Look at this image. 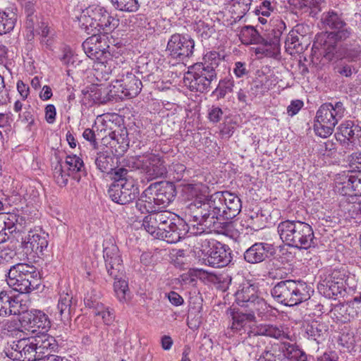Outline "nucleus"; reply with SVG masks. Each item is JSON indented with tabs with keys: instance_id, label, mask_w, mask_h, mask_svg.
Listing matches in <instances>:
<instances>
[{
	"instance_id": "f257e3e1",
	"label": "nucleus",
	"mask_w": 361,
	"mask_h": 361,
	"mask_svg": "<svg viewBox=\"0 0 361 361\" xmlns=\"http://www.w3.org/2000/svg\"><path fill=\"white\" fill-rule=\"evenodd\" d=\"M240 199L228 191L216 192L204 200L191 202L185 208L186 219L194 221L197 230L195 233H205L217 220H230L241 211Z\"/></svg>"
},
{
	"instance_id": "f03ea898",
	"label": "nucleus",
	"mask_w": 361,
	"mask_h": 361,
	"mask_svg": "<svg viewBox=\"0 0 361 361\" xmlns=\"http://www.w3.org/2000/svg\"><path fill=\"white\" fill-rule=\"evenodd\" d=\"M277 231L288 246L307 250L316 245L312 227L301 221L286 220L279 224Z\"/></svg>"
},
{
	"instance_id": "7ed1b4c3",
	"label": "nucleus",
	"mask_w": 361,
	"mask_h": 361,
	"mask_svg": "<svg viewBox=\"0 0 361 361\" xmlns=\"http://www.w3.org/2000/svg\"><path fill=\"white\" fill-rule=\"evenodd\" d=\"M321 20L325 27L334 31L317 36L313 49H319L324 46L331 47L334 41H344L351 35V30L348 27L343 13L340 11L330 10L325 12L322 14Z\"/></svg>"
},
{
	"instance_id": "20e7f679",
	"label": "nucleus",
	"mask_w": 361,
	"mask_h": 361,
	"mask_svg": "<svg viewBox=\"0 0 361 361\" xmlns=\"http://www.w3.org/2000/svg\"><path fill=\"white\" fill-rule=\"evenodd\" d=\"M78 20L80 28L88 35L101 30L109 31L118 25V19L111 16L104 7L95 4L83 9Z\"/></svg>"
},
{
	"instance_id": "39448f33",
	"label": "nucleus",
	"mask_w": 361,
	"mask_h": 361,
	"mask_svg": "<svg viewBox=\"0 0 361 361\" xmlns=\"http://www.w3.org/2000/svg\"><path fill=\"white\" fill-rule=\"evenodd\" d=\"M345 109L341 102L324 103L316 113L314 129L317 135H331L338 122L344 116Z\"/></svg>"
},
{
	"instance_id": "423d86ee",
	"label": "nucleus",
	"mask_w": 361,
	"mask_h": 361,
	"mask_svg": "<svg viewBox=\"0 0 361 361\" xmlns=\"http://www.w3.org/2000/svg\"><path fill=\"white\" fill-rule=\"evenodd\" d=\"M310 288L300 281L286 280L279 282L271 290L272 296L281 304L293 306L310 298Z\"/></svg>"
},
{
	"instance_id": "0eeeda50",
	"label": "nucleus",
	"mask_w": 361,
	"mask_h": 361,
	"mask_svg": "<svg viewBox=\"0 0 361 361\" xmlns=\"http://www.w3.org/2000/svg\"><path fill=\"white\" fill-rule=\"evenodd\" d=\"M142 84L140 79L132 71H123L118 79L114 80L109 91L112 98H132L141 91Z\"/></svg>"
},
{
	"instance_id": "6e6552de",
	"label": "nucleus",
	"mask_w": 361,
	"mask_h": 361,
	"mask_svg": "<svg viewBox=\"0 0 361 361\" xmlns=\"http://www.w3.org/2000/svg\"><path fill=\"white\" fill-rule=\"evenodd\" d=\"M55 339L47 334L30 336L24 331V361H39L46 356L45 350L53 349Z\"/></svg>"
},
{
	"instance_id": "1a4fd4ad",
	"label": "nucleus",
	"mask_w": 361,
	"mask_h": 361,
	"mask_svg": "<svg viewBox=\"0 0 361 361\" xmlns=\"http://www.w3.org/2000/svg\"><path fill=\"white\" fill-rule=\"evenodd\" d=\"M217 79V73L207 70L198 63L188 68L184 76V83L191 91L207 92L212 83Z\"/></svg>"
},
{
	"instance_id": "9d476101",
	"label": "nucleus",
	"mask_w": 361,
	"mask_h": 361,
	"mask_svg": "<svg viewBox=\"0 0 361 361\" xmlns=\"http://www.w3.org/2000/svg\"><path fill=\"white\" fill-rule=\"evenodd\" d=\"M186 223L183 219H180L176 215L173 220L164 222L165 226L159 228V234L157 239L166 241L168 243H176L184 238L190 233L191 235H197L200 233H193L197 228L194 221H190Z\"/></svg>"
},
{
	"instance_id": "9b49d317",
	"label": "nucleus",
	"mask_w": 361,
	"mask_h": 361,
	"mask_svg": "<svg viewBox=\"0 0 361 361\" xmlns=\"http://www.w3.org/2000/svg\"><path fill=\"white\" fill-rule=\"evenodd\" d=\"M202 252V263L205 265L220 268L227 266L232 259L229 247L216 240H205Z\"/></svg>"
},
{
	"instance_id": "f8f14e48",
	"label": "nucleus",
	"mask_w": 361,
	"mask_h": 361,
	"mask_svg": "<svg viewBox=\"0 0 361 361\" xmlns=\"http://www.w3.org/2000/svg\"><path fill=\"white\" fill-rule=\"evenodd\" d=\"M134 165L144 173L148 180L164 177L167 173L164 157L159 154L147 153L138 156L135 158Z\"/></svg>"
},
{
	"instance_id": "ddd939ff",
	"label": "nucleus",
	"mask_w": 361,
	"mask_h": 361,
	"mask_svg": "<svg viewBox=\"0 0 361 361\" xmlns=\"http://www.w3.org/2000/svg\"><path fill=\"white\" fill-rule=\"evenodd\" d=\"M194 49L195 41L192 37L175 33L170 37L166 51L171 59L183 62L193 55Z\"/></svg>"
},
{
	"instance_id": "4468645a",
	"label": "nucleus",
	"mask_w": 361,
	"mask_h": 361,
	"mask_svg": "<svg viewBox=\"0 0 361 361\" xmlns=\"http://www.w3.org/2000/svg\"><path fill=\"white\" fill-rule=\"evenodd\" d=\"M273 23V28L268 33L267 38H264L262 46L255 49L256 54H262L272 58H276L279 55L281 37L286 30V25L281 18L275 19Z\"/></svg>"
},
{
	"instance_id": "2eb2a0df",
	"label": "nucleus",
	"mask_w": 361,
	"mask_h": 361,
	"mask_svg": "<svg viewBox=\"0 0 361 361\" xmlns=\"http://www.w3.org/2000/svg\"><path fill=\"white\" fill-rule=\"evenodd\" d=\"M337 42L334 41V43H331V48L333 49H329V46H324L319 48L326 60L346 59L348 61L354 62L360 59L361 46L360 44H345L338 47Z\"/></svg>"
},
{
	"instance_id": "dca6fc26",
	"label": "nucleus",
	"mask_w": 361,
	"mask_h": 361,
	"mask_svg": "<svg viewBox=\"0 0 361 361\" xmlns=\"http://www.w3.org/2000/svg\"><path fill=\"white\" fill-rule=\"evenodd\" d=\"M47 235L40 228H34L29 231L24 240V254L26 255L29 263L35 262L39 257V254L47 247Z\"/></svg>"
},
{
	"instance_id": "f3484780",
	"label": "nucleus",
	"mask_w": 361,
	"mask_h": 361,
	"mask_svg": "<svg viewBox=\"0 0 361 361\" xmlns=\"http://www.w3.org/2000/svg\"><path fill=\"white\" fill-rule=\"evenodd\" d=\"M139 188L135 179H129L123 182V184L111 185L108 190V194L116 203L126 204L139 195Z\"/></svg>"
},
{
	"instance_id": "a211bd4d",
	"label": "nucleus",
	"mask_w": 361,
	"mask_h": 361,
	"mask_svg": "<svg viewBox=\"0 0 361 361\" xmlns=\"http://www.w3.org/2000/svg\"><path fill=\"white\" fill-rule=\"evenodd\" d=\"M92 36L86 39L82 46L85 53L90 58L98 59L105 56H110L108 36L105 34L91 33Z\"/></svg>"
},
{
	"instance_id": "6ab92c4d",
	"label": "nucleus",
	"mask_w": 361,
	"mask_h": 361,
	"mask_svg": "<svg viewBox=\"0 0 361 361\" xmlns=\"http://www.w3.org/2000/svg\"><path fill=\"white\" fill-rule=\"evenodd\" d=\"M108 135L102 140V144L111 149V153L116 156L123 154L128 147V131L125 127L115 125V128H111Z\"/></svg>"
},
{
	"instance_id": "aec40b11",
	"label": "nucleus",
	"mask_w": 361,
	"mask_h": 361,
	"mask_svg": "<svg viewBox=\"0 0 361 361\" xmlns=\"http://www.w3.org/2000/svg\"><path fill=\"white\" fill-rule=\"evenodd\" d=\"M321 294L327 298H334L345 291L344 275L339 271L334 270L318 285Z\"/></svg>"
},
{
	"instance_id": "412c9836",
	"label": "nucleus",
	"mask_w": 361,
	"mask_h": 361,
	"mask_svg": "<svg viewBox=\"0 0 361 361\" xmlns=\"http://www.w3.org/2000/svg\"><path fill=\"white\" fill-rule=\"evenodd\" d=\"M25 1V12L27 13V18L25 21V31L26 39L27 41H32L35 37V31L37 30V28H41V32H38L42 37H47L49 33V28L44 23H41L38 20L37 16L34 15L35 9L34 5L37 0H24Z\"/></svg>"
},
{
	"instance_id": "4be33fe9",
	"label": "nucleus",
	"mask_w": 361,
	"mask_h": 361,
	"mask_svg": "<svg viewBox=\"0 0 361 361\" xmlns=\"http://www.w3.org/2000/svg\"><path fill=\"white\" fill-rule=\"evenodd\" d=\"M245 310H240V309L235 307L234 305L230 307L227 311V314H230L231 316H258L267 315L273 316L274 313L272 312V310L269 306L267 305V302L262 298L257 296L255 300H250L248 303L243 307Z\"/></svg>"
},
{
	"instance_id": "5701e85b",
	"label": "nucleus",
	"mask_w": 361,
	"mask_h": 361,
	"mask_svg": "<svg viewBox=\"0 0 361 361\" xmlns=\"http://www.w3.org/2000/svg\"><path fill=\"white\" fill-rule=\"evenodd\" d=\"M104 259L108 274L114 279H118L123 272V260L118 246L110 244L104 247Z\"/></svg>"
},
{
	"instance_id": "b1692460",
	"label": "nucleus",
	"mask_w": 361,
	"mask_h": 361,
	"mask_svg": "<svg viewBox=\"0 0 361 361\" xmlns=\"http://www.w3.org/2000/svg\"><path fill=\"white\" fill-rule=\"evenodd\" d=\"M175 217L176 214L169 211L154 212L144 218L142 226L147 233L157 238L159 228L165 226L164 222L173 220Z\"/></svg>"
},
{
	"instance_id": "393cba45",
	"label": "nucleus",
	"mask_w": 361,
	"mask_h": 361,
	"mask_svg": "<svg viewBox=\"0 0 361 361\" xmlns=\"http://www.w3.org/2000/svg\"><path fill=\"white\" fill-rule=\"evenodd\" d=\"M23 216L14 212L0 213V243L6 242L8 238V233L20 232L22 228Z\"/></svg>"
},
{
	"instance_id": "a878e982",
	"label": "nucleus",
	"mask_w": 361,
	"mask_h": 361,
	"mask_svg": "<svg viewBox=\"0 0 361 361\" xmlns=\"http://www.w3.org/2000/svg\"><path fill=\"white\" fill-rule=\"evenodd\" d=\"M274 246L265 243H255L244 252L245 260L250 264H257L273 255Z\"/></svg>"
},
{
	"instance_id": "bb28decb",
	"label": "nucleus",
	"mask_w": 361,
	"mask_h": 361,
	"mask_svg": "<svg viewBox=\"0 0 361 361\" xmlns=\"http://www.w3.org/2000/svg\"><path fill=\"white\" fill-rule=\"evenodd\" d=\"M154 187L155 200L159 208L167 207L175 198L176 195V186L171 182H156L152 183Z\"/></svg>"
},
{
	"instance_id": "cd10ccee",
	"label": "nucleus",
	"mask_w": 361,
	"mask_h": 361,
	"mask_svg": "<svg viewBox=\"0 0 361 361\" xmlns=\"http://www.w3.org/2000/svg\"><path fill=\"white\" fill-rule=\"evenodd\" d=\"M154 188L151 184L137 200L135 207L141 213H152L159 208L155 200Z\"/></svg>"
},
{
	"instance_id": "c85d7f7f",
	"label": "nucleus",
	"mask_w": 361,
	"mask_h": 361,
	"mask_svg": "<svg viewBox=\"0 0 361 361\" xmlns=\"http://www.w3.org/2000/svg\"><path fill=\"white\" fill-rule=\"evenodd\" d=\"M341 185L339 191L342 195L352 199L355 197L361 196V172L346 176L345 180L341 183Z\"/></svg>"
},
{
	"instance_id": "c756f323",
	"label": "nucleus",
	"mask_w": 361,
	"mask_h": 361,
	"mask_svg": "<svg viewBox=\"0 0 361 361\" xmlns=\"http://www.w3.org/2000/svg\"><path fill=\"white\" fill-rule=\"evenodd\" d=\"M8 285L12 288V294L20 295L23 293V264L13 265L8 271Z\"/></svg>"
},
{
	"instance_id": "7c9ffc66",
	"label": "nucleus",
	"mask_w": 361,
	"mask_h": 361,
	"mask_svg": "<svg viewBox=\"0 0 361 361\" xmlns=\"http://www.w3.org/2000/svg\"><path fill=\"white\" fill-rule=\"evenodd\" d=\"M22 299L18 298V295L12 294L11 300L6 302L0 298V316H6L8 313L13 316H19L22 313Z\"/></svg>"
},
{
	"instance_id": "2f4dec72",
	"label": "nucleus",
	"mask_w": 361,
	"mask_h": 361,
	"mask_svg": "<svg viewBox=\"0 0 361 361\" xmlns=\"http://www.w3.org/2000/svg\"><path fill=\"white\" fill-rule=\"evenodd\" d=\"M236 304L243 308L246 303L255 300L257 295L256 288L248 282L240 285V289L235 294Z\"/></svg>"
},
{
	"instance_id": "473e14b6",
	"label": "nucleus",
	"mask_w": 361,
	"mask_h": 361,
	"mask_svg": "<svg viewBox=\"0 0 361 361\" xmlns=\"http://www.w3.org/2000/svg\"><path fill=\"white\" fill-rule=\"evenodd\" d=\"M32 188H35V186H33ZM26 195L29 196L28 199H30V201L26 204V207L24 208V221L26 220L25 215L27 216V221H35L39 218V212L37 209L39 197L38 190L36 188L32 189L30 192L27 190Z\"/></svg>"
},
{
	"instance_id": "72a5a7b5",
	"label": "nucleus",
	"mask_w": 361,
	"mask_h": 361,
	"mask_svg": "<svg viewBox=\"0 0 361 361\" xmlns=\"http://www.w3.org/2000/svg\"><path fill=\"white\" fill-rule=\"evenodd\" d=\"M50 325L48 317H33L27 326L24 327V331L29 333L30 336L45 334L49 329Z\"/></svg>"
},
{
	"instance_id": "f704fd0d",
	"label": "nucleus",
	"mask_w": 361,
	"mask_h": 361,
	"mask_svg": "<svg viewBox=\"0 0 361 361\" xmlns=\"http://www.w3.org/2000/svg\"><path fill=\"white\" fill-rule=\"evenodd\" d=\"M240 39L244 44H259L262 46L264 37H262L258 31L252 26L247 25L241 28L240 35Z\"/></svg>"
},
{
	"instance_id": "c9c22d12",
	"label": "nucleus",
	"mask_w": 361,
	"mask_h": 361,
	"mask_svg": "<svg viewBox=\"0 0 361 361\" xmlns=\"http://www.w3.org/2000/svg\"><path fill=\"white\" fill-rule=\"evenodd\" d=\"M257 361H287L283 343L274 345L269 350H264Z\"/></svg>"
},
{
	"instance_id": "e433bc0d",
	"label": "nucleus",
	"mask_w": 361,
	"mask_h": 361,
	"mask_svg": "<svg viewBox=\"0 0 361 361\" xmlns=\"http://www.w3.org/2000/svg\"><path fill=\"white\" fill-rule=\"evenodd\" d=\"M93 64L94 70L103 78L109 76L115 68V63L112 57L105 56L94 59Z\"/></svg>"
},
{
	"instance_id": "4c0bfd02",
	"label": "nucleus",
	"mask_w": 361,
	"mask_h": 361,
	"mask_svg": "<svg viewBox=\"0 0 361 361\" xmlns=\"http://www.w3.org/2000/svg\"><path fill=\"white\" fill-rule=\"evenodd\" d=\"M295 37H287L285 41V49L290 55L300 54L302 53L310 44L307 39H296Z\"/></svg>"
},
{
	"instance_id": "58836bf2",
	"label": "nucleus",
	"mask_w": 361,
	"mask_h": 361,
	"mask_svg": "<svg viewBox=\"0 0 361 361\" xmlns=\"http://www.w3.org/2000/svg\"><path fill=\"white\" fill-rule=\"evenodd\" d=\"M61 315L71 316L76 314V302H73V296L68 293L60 294L57 305Z\"/></svg>"
},
{
	"instance_id": "ea45409f",
	"label": "nucleus",
	"mask_w": 361,
	"mask_h": 361,
	"mask_svg": "<svg viewBox=\"0 0 361 361\" xmlns=\"http://www.w3.org/2000/svg\"><path fill=\"white\" fill-rule=\"evenodd\" d=\"M221 61L222 58L219 52L210 51L203 56L202 61L197 63L207 70H212V72L216 73V68Z\"/></svg>"
},
{
	"instance_id": "a19ab883",
	"label": "nucleus",
	"mask_w": 361,
	"mask_h": 361,
	"mask_svg": "<svg viewBox=\"0 0 361 361\" xmlns=\"http://www.w3.org/2000/svg\"><path fill=\"white\" fill-rule=\"evenodd\" d=\"M114 158L106 152H99L95 159V164L99 170L103 173H109L114 169Z\"/></svg>"
},
{
	"instance_id": "79ce46f5",
	"label": "nucleus",
	"mask_w": 361,
	"mask_h": 361,
	"mask_svg": "<svg viewBox=\"0 0 361 361\" xmlns=\"http://www.w3.org/2000/svg\"><path fill=\"white\" fill-rule=\"evenodd\" d=\"M355 337L353 331L349 326H344L337 338L338 345L343 348L350 350L355 344Z\"/></svg>"
},
{
	"instance_id": "37998d69",
	"label": "nucleus",
	"mask_w": 361,
	"mask_h": 361,
	"mask_svg": "<svg viewBox=\"0 0 361 361\" xmlns=\"http://www.w3.org/2000/svg\"><path fill=\"white\" fill-rule=\"evenodd\" d=\"M287 361H307L306 354L298 346L290 343H283Z\"/></svg>"
},
{
	"instance_id": "c03bdc74",
	"label": "nucleus",
	"mask_w": 361,
	"mask_h": 361,
	"mask_svg": "<svg viewBox=\"0 0 361 361\" xmlns=\"http://www.w3.org/2000/svg\"><path fill=\"white\" fill-rule=\"evenodd\" d=\"M327 329L326 325L320 323L317 320H312L307 324L305 331L309 338L319 343V338L324 335Z\"/></svg>"
},
{
	"instance_id": "a18cd8bd",
	"label": "nucleus",
	"mask_w": 361,
	"mask_h": 361,
	"mask_svg": "<svg viewBox=\"0 0 361 361\" xmlns=\"http://www.w3.org/2000/svg\"><path fill=\"white\" fill-rule=\"evenodd\" d=\"M184 190L186 193L195 198L192 202H195L197 200H204L208 187L200 183H190L186 185Z\"/></svg>"
},
{
	"instance_id": "49530a36",
	"label": "nucleus",
	"mask_w": 361,
	"mask_h": 361,
	"mask_svg": "<svg viewBox=\"0 0 361 361\" xmlns=\"http://www.w3.org/2000/svg\"><path fill=\"white\" fill-rule=\"evenodd\" d=\"M53 176L56 183L60 186H66L68 181V178L72 174L67 171L62 163L58 161L54 168Z\"/></svg>"
},
{
	"instance_id": "de8ad7c7",
	"label": "nucleus",
	"mask_w": 361,
	"mask_h": 361,
	"mask_svg": "<svg viewBox=\"0 0 361 361\" xmlns=\"http://www.w3.org/2000/svg\"><path fill=\"white\" fill-rule=\"evenodd\" d=\"M114 288L115 294L120 302H124L130 300V292L128 288V283L126 280L119 279L115 281Z\"/></svg>"
},
{
	"instance_id": "09e8293b",
	"label": "nucleus",
	"mask_w": 361,
	"mask_h": 361,
	"mask_svg": "<svg viewBox=\"0 0 361 361\" xmlns=\"http://www.w3.org/2000/svg\"><path fill=\"white\" fill-rule=\"evenodd\" d=\"M357 128V126H355L353 121H346L338 127L335 137L355 139V131Z\"/></svg>"
},
{
	"instance_id": "8fccbe9b",
	"label": "nucleus",
	"mask_w": 361,
	"mask_h": 361,
	"mask_svg": "<svg viewBox=\"0 0 361 361\" xmlns=\"http://www.w3.org/2000/svg\"><path fill=\"white\" fill-rule=\"evenodd\" d=\"M16 23V18L12 13L0 11V35L11 32Z\"/></svg>"
},
{
	"instance_id": "3c124183",
	"label": "nucleus",
	"mask_w": 361,
	"mask_h": 361,
	"mask_svg": "<svg viewBox=\"0 0 361 361\" xmlns=\"http://www.w3.org/2000/svg\"><path fill=\"white\" fill-rule=\"evenodd\" d=\"M63 165L72 175L81 171L84 166L82 159L76 155H68Z\"/></svg>"
},
{
	"instance_id": "603ef678",
	"label": "nucleus",
	"mask_w": 361,
	"mask_h": 361,
	"mask_svg": "<svg viewBox=\"0 0 361 361\" xmlns=\"http://www.w3.org/2000/svg\"><path fill=\"white\" fill-rule=\"evenodd\" d=\"M114 6L121 11L135 12L140 4L137 0H110Z\"/></svg>"
},
{
	"instance_id": "864d4df0",
	"label": "nucleus",
	"mask_w": 361,
	"mask_h": 361,
	"mask_svg": "<svg viewBox=\"0 0 361 361\" xmlns=\"http://www.w3.org/2000/svg\"><path fill=\"white\" fill-rule=\"evenodd\" d=\"M247 227L251 229L257 231L263 228L266 226V217L262 212H255L247 216Z\"/></svg>"
},
{
	"instance_id": "5fc2aeb1",
	"label": "nucleus",
	"mask_w": 361,
	"mask_h": 361,
	"mask_svg": "<svg viewBox=\"0 0 361 361\" xmlns=\"http://www.w3.org/2000/svg\"><path fill=\"white\" fill-rule=\"evenodd\" d=\"M40 285V277L39 272L32 273V274H27L24 276V289L25 293L35 290Z\"/></svg>"
},
{
	"instance_id": "6e6d98bb",
	"label": "nucleus",
	"mask_w": 361,
	"mask_h": 361,
	"mask_svg": "<svg viewBox=\"0 0 361 361\" xmlns=\"http://www.w3.org/2000/svg\"><path fill=\"white\" fill-rule=\"evenodd\" d=\"M234 82L231 78H226L219 81L215 92L219 98H224L228 93L233 91Z\"/></svg>"
},
{
	"instance_id": "4d7b16f0",
	"label": "nucleus",
	"mask_w": 361,
	"mask_h": 361,
	"mask_svg": "<svg viewBox=\"0 0 361 361\" xmlns=\"http://www.w3.org/2000/svg\"><path fill=\"white\" fill-rule=\"evenodd\" d=\"M212 347V340L204 335L198 343L197 353L202 360H204L209 355Z\"/></svg>"
},
{
	"instance_id": "13d9d810",
	"label": "nucleus",
	"mask_w": 361,
	"mask_h": 361,
	"mask_svg": "<svg viewBox=\"0 0 361 361\" xmlns=\"http://www.w3.org/2000/svg\"><path fill=\"white\" fill-rule=\"evenodd\" d=\"M308 26L304 24H297L289 32L287 37H295L296 39H307V42H311L310 37L308 32Z\"/></svg>"
},
{
	"instance_id": "bf43d9fd",
	"label": "nucleus",
	"mask_w": 361,
	"mask_h": 361,
	"mask_svg": "<svg viewBox=\"0 0 361 361\" xmlns=\"http://www.w3.org/2000/svg\"><path fill=\"white\" fill-rule=\"evenodd\" d=\"M336 141L338 142V154L344 155L350 152L355 147V139H345L336 137Z\"/></svg>"
},
{
	"instance_id": "052dcab7",
	"label": "nucleus",
	"mask_w": 361,
	"mask_h": 361,
	"mask_svg": "<svg viewBox=\"0 0 361 361\" xmlns=\"http://www.w3.org/2000/svg\"><path fill=\"white\" fill-rule=\"evenodd\" d=\"M252 1V0H235L233 8L238 17L242 18L249 11Z\"/></svg>"
},
{
	"instance_id": "680f3d73",
	"label": "nucleus",
	"mask_w": 361,
	"mask_h": 361,
	"mask_svg": "<svg viewBox=\"0 0 361 361\" xmlns=\"http://www.w3.org/2000/svg\"><path fill=\"white\" fill-rule=\"evenodd\" d=\"M114 170V171L110 172L112 176L111 178L114 180L111 185L123 184V182H126V180L133 179L128 176V171L124 168Z\"/></svg>"
},
{
	"instance_id": "e2e57ef3",
	"label": "nucleus",
	"mask_w": 361,
	"mask_h": 361,
	"mask_svg": "<svg viewBox=\"0 0 361 361\" xmlns=\"http://www.w3.org/2000/svg\"><path fill=\"white\" fill-rule=\"evenodd\" d=\"M290 3L295 8L301 10L318 8L322 3V0H289Z\"/></svg>"
},
{
	"instance_id": "0e129e2a",
	"label": "nucleus",
	"mask_w": 361,
	"mask_h": 361,
	"mask_svg": "<svg viewBox=\"0 0 361 361\" xmlns=\"http://www.w3.org/2000/svg\"><path fill=\"white\" fill-rule=\"evenodd\" d=\"M24 121L27 123V128L31 132V136L32 137L37 128L36 121H39L36 114L30 111L25 112Z\"/></svg>"
},
{
	"instance_id": "69168bd1",
	"label": "nucleus",
	"mask_w": 361,
	"mask_h": 361,
	"mask_svg": "<svg viewBox=\"0 0 361 361\" xmlns=\"http://www.w3.org/2000/svg\"><path fill=\"white\" fill-rule=\"evenodd\" d=\"M63 64L67 66H75L78 61L77 55H75L70 49H64L63 54L60 58Z\"/></svg>"
},
{
	"instance_id": "338daca9",
	"label": "nucleus",
	"mask_w": 361,
	"mask_h": 361,
	"mask_svg": "<svg viewBox=\"0 0 361 361\" xmlns=\"http://www.w3.org/2000/svg\"><path fill=\"white\" fill-rule=\"evenodd\" d=\"M92 313L94 314L95 316H105L106 314L110 316L114 314V311L109 307H105L102 303H97L93 308Z\"/></svg>"
},
{
	"instance_id": "774afa93",
	"label": "nucleus",
	"mask_w": 361,
	"mask_h": 361,
	"mask_svg": "<svg viewBox=\"0 0 361 361\" xmlns=\"http://www.w3.org/2000/svg\"><path fill=\"white\" fill-rule=\"evenodd\" d=\"M325 153L329 157H335L337 154H338V144L332 140H327L324 142Z\"/></svg>"
}]
</instances>
